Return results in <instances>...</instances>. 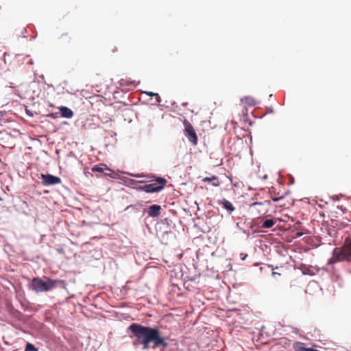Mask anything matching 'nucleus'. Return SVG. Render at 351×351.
Returning <instances> with one entry per match:
<instances>
[{"label": "nucleus", "mask_w": 351, "mask_h": 351, "mask_svg": "<svg viewBox=\"0 0 351 351\" xmlns=\"http://www.w3.org/2000/svg\"><path fill=\"white\" fill-rule=\"evenodd\" d=\"M271 203L270 200L261 202H254L250 204V210L253 216L258 219H265L271 216L269 213Z\"/></svg>", "instance_id": "nucleus-3"}, {"label": "nucleus", "mask_w": 351, "mask_h": 351, "mask_svg": "<svg viewBox=\"0 0 351 351\" xmlns=\"http://www.w3.org/2000/svg\"><path fill=\"white\" fill-rule=\"evenodd\" d=\"M242 101H245L249 106H255L256 104V100L254 98L250 97H245V99H242Z\"/></svg>", "instance_id": "nucleus-14"}, {"label": "nucleus", "mask_w": 351, "mask_h": 351, "mask_svg": "<svg viewBox=\"0 0 351 351\" xmlns=\"http://www.w3.org/2000/svg\"><path fill=\"white\" fill-rule=\"evenodd\" d=\"M184 126V134L193 145L196 146L198 143V138L193 125L187 121H183Z\"/></svg>", "instance_id": "nucleus-4"}, {"label": "nucleus", "mask_w": 351, "mask_h": 351, "mask_svg": "<svg viewBox=\"0 0 351 351\" xmlns=\"http://www.w3.org/2000/svg\"><path fill=\"white\" fill-rule=\"evenodd\" d=\"M93 172L104 173L106 176L110 178H113L111 173H105L104 171H112V170L105 164H101L100 165H95L91 169Z\"/></svg>", "instance_id": "nucleus-6"}, {"label": "nucleus", "mask_w": 351, "mask_h": 351, "mask_svg": "<svg viewBox=\"0 0 351 351\" xmlns=\"http://www.w3.org/2000/svg\"><path fill=\"white\" fill-rule=\"evenodd\" d=\"M139 190L143 191L148 193L158 192V189L156 188H153L150 184H145L143 186H141L138 187Z\"/></svg>", "instance_id": "nucleus-12"}, {"label": "nucleus", "mask_w": 351, "mask_h": 351, "mask_svg": "<svg viewBox=\"0 0 351 351\" xmlns=\"http://www.w3.org/2000/svg\"><path fill=\"white\" fill-rule=\"evenodd\" d=\"M217 203L220 205H222L225 209H226L227 210H228L230 212H232L235 210V208L232 205V204L230 201H228L226 199H223L221 200H218Z\"/></svg>", "instance_id": "nucleus-10"}, {"label": "nucleus", "mask_w": 351, "mask_h": 351, "mask_svg": "<svg viewBox=\"0 0 351 351\" xmlns=\"http://www.w3.org/2000/svg\"><path fill=\"white\" fill-rule=\"evenodd\" d=\"M132 332L131 338H134L132 344L134 346L141 345L143 350L148 349L149 343H152V348L156 349L159 346L166 348L169 343L165 337L162 335L158 327H149L138 324H132L128 327Z\"/></svg>", "instance_id": "nucleus-1"}, {"label": "nucleus", "mask_w": 351, "mask_h": 351, "mask_svg": "<svg viewBox=\"0 0 351 351\" xmlns=\"http://www.w3.org/2000/svg\"><path fill=\"white\" fill-rule=\"evenodd\" d=\"M25 351H38V350L33 344H32L30 343H27L26 345V347H25Z\"/></svg>", "instance_id": "nucleus-15"}, {"label": "nucleus", "mask_w": 351, "mask_h": 351, "mask_svg": "<svg viewBox=\"0 0 351 351\" xmlns=\"http://www.w3.org/2000/svg\"><path fill=\"white\" fill-rule=\"evenodd\" d=\"M62 117L70 119L73 116V112L66 106L58 107Z\"/></svg>", "instance_id": "nucleus-8"}, {"label": "nucleus", "mask_w": 351, "mask_h": 351, "mask_svg": "<svg viewBox=\"0 0 351 351\" xmlns=\"http://www.w3.org/2000/svg\"><path fill=\"white\" fill-rule=\"evenodd\" d=\"M145 93L151 97H153V96L154 97V94H156L155 93L148 92V91L145 92Z\"/></svg>", "instance_id": "nucleus-18"}, {"label": "nucleus", "mask_w": 351, "mask_h": 351, "mask_svg": "<svg viewBox=\"0 0 351 351\" xmlns=\"http://www.w3.org/2000/svg\"><path fill=\"white\" fill-rule=\"evenodd\" d=\"M276 223V221L272 219H266L263 221L261 227L262 228H270Z\"/></svg>", "instance_id": "nucleus-13"}, {"label": "nucleus", "mask_w": 351, "mask_h": 351, "mask_svg": "<svg viewBox=\"0 0 351 351\" xmlns=\"http://www.w3.org/2000/svg\"><path fill=\"white\" fill-rule=\"evenodd\" d=\"M161 207L158 205H152L149 206L147 213L150 217H156L160 215Z\"/></svg>", "instance_id": "nucleus-9"}, {"label": "nucleus", "mask_w": 351, "mask_h": 351, "mask_svg": "<svg viewBox=\"0 0 351 351\" xmlns=\"http://www.w3.org/2000/svg\"><path fill=\"white\" fill-rule=\"evenodd\" d=\"M278 200V198H275V199H274V202H277Z\"/></svg>", "instance_id": "nucleus-24"}, {"label": "nucleus", "mask_w": 351, "mask_h": 351, "mask_svg": "<svg viewBox=\"0 0 351 351\" xmlns=\"http://www.w3.org/2000/svg\"><path fill=\"white\" fill-rule=\"evenodd\" d=\"M134 176H135V177H136V178H141V177H143V176H141V175H138H138H135Z\"/></svg>", "instance_id": "nucleus-22"}, {"label": "nucleus", "mask_w": 351, "mask_h": 351, "mask_svg": "<svg viewBox=\"0 0 351 351\" xmlns=\"http://www.w3.org/2000/svg\"><path fill=\"white\" fill-rule=\"evenodd\" d=\"M241 259L242 260H245V258L247 256V254H241Z\"/></svg>", "instance_id": "nucleus-21"}, {"label": "nucleus", "mask_w": 351, "mask_h": 351, "mask_svg": "<svg viewBox=\"0 0 351 351\" xmlns=\"http://www.w3.org/2000/svg\"><path fill=\"white\" fill-rule=\"evenodd\" d=\"M302 234V233H301V232H298V233H297V235H298V237L301 236Z\"/></svg>", "instance_id": "nucleus-23"}, {"label": "nucleus", "mask_w": 351, "mask_h": 351, "mask_svg": "<svg viewBox=\"0 0 351 351\" xmlns=\"http://www.w3.org/2000/svg\"><path fill=\"white\" fill-rule=\"evenodd\" d=\"M276 276H281V274L280 272L275 271L274 269H273L272 276L276 277Z\"/></svg>", "instance_id": "nucleus-17"}, {"label": "nucleus", "mask_w": 351, "mask_h": 351, "mask_svg": "<svg viewBox=\"0 0 351 351\" xmlns=\"http://www.w3.org/2000/svg\"><path fill=\"white\" fill-rule=\"evenodd\" d=\"M41 179L45 186L55 185L61 182L59 177L51 174H41Z\"/></svg>", "instance_id": "nucleus-5"}, {"label": "nucleus", "mask_w": 351, "mask_h": 351, "mask_svg": "<svg viewBox=\"0 0 351 351\" xmlns=\"http://www.w3.org/2000/svg\"><path fill=\"white\" fill-rule=\"evenodd\" d=\"M62 283L63 281L60 280L47 278L45 281L40 278L35 277L32 280L30 288L36 293L47 292Z\"/></svg>", "instance_id": "nucleus-2"}, {"label": "nucleus", "mask_w": 351, "mask_h": 351, "mask_svg": "<svg viewBox=\"0 0 351 351\" xmlns=\"http://www.w3.org/2000/svg\"><path fill=\"white\" fill-rule=\"evenodd\" d=\"M48 117L53 118V119L56 118V114H53V113H51V114H49Z\"/></svg>", "instance_id": "nucleus-20"}, {"label": "nucleus", "mask_w": 351, "mask_h": 351, "mask_svg": "<svg viewBox=\"0 0 351 351\" xmlns=\"http://www.w3.org/2000/svg\"><path fill=\"white\" fill-rule=\"evenodd\" d=\"M68 36L67 33H62L60 34V38H63L64 36Z\"/></svg>", "instance_id": "nucleus-19"}, {"label": "nucleus", "mask_w": 351, "mask_h": 351, "mask_svg": "<svg viewBox=\"0 0 351 351\" xmlns=\"http://www.w3.org/2000/svg\"><path fill=\"white\" fill-rule=\"evenodd\" d=\"M202 182H212L214 186H218L220 184L219 181V178L216 176H213L212 177H206L202 179Z\"/></svg>", "instance_id": "nucleus-11"}, {"label": "nucleus", "mask_w": 351, "mask_h": 351, "mask_svg": "<svg viewBox=\"0 0 351 351\" xmlns=\"http://www.w3.org/2000/svg\"><path fill=\"white\" fill-rule=\"evenodd\" d=\"M2 200H3V199L0 197V201H2Z\"/></svg>", "instance_id": "nucleus-25"}, {"label": "nucleus", "mask_w": 351, "mask_h": 351, "mask_svg": "<svg viewBox=\"0 0 351 351\" xmlns=\"http://www.w3.org/2000/svg\"><path fill=\"white\" fill-rule=\"evenodd\" d=\"M154 97H156V102L159 104L161 102V98L160 95L157 94H154Z\"/></svg>", "instance_id": "nucleus-16"}, {"label": "nucleus", "mask_w": 351, "mask_h": 351, "mask_svg": "<svg viewBox=\"0 0 351 351\" xmlns=\"http://www.w3.org/2000/svg\"><path fill=\"white\" fill-rule=\"evenodd\" d=\"M166 184H167L166 179H165L163 178H160V177H157L154 180V182L150 184H151V186H152L153 188L158 189V192H159L165 188Z\"/></svg>", "instance_id": "nucleus-7"}]
</instances>
